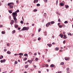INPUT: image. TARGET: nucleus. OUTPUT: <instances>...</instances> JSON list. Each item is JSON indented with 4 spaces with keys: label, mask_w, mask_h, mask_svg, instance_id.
I'll return each instance as SVG.
<instances>
[{
    "label": "nucleus",
    "mask_w": 73,
    "mask_h": 73,
    "mask_svg": "<svg viewBox=\"0 0 73 73\" xmlns=\"http://www.w3.org/2000/svg\"><path fill=\"white\" fill-rule=\"evenodd\" d=\"M11 4H12V5H14V3L13 2L10 3Z\"/></svg>",
    "instance_id": "nucleus-44"
},
{
    "label": "nucleus",
    "mask_w": 73,
    "mask_h": 73,
    "mask_svg": "<svg viewBox=\"0 0 73 73\" xmlns=\"http://www.w3.org/2000/svg\"><path fill=\"white\" fill-rule=\"evenodd\" d=\"M35 60L36 61H38V58H35Z\"/></svg>",
    "instance_id": "nucleus-38"
},
{
    "label": "nucleus",
    "mask_w": 73,
    "mask_h": 73,
    "mask_svg": "<svg viewBox=\"0 0 73 73\" xmlns=\"http://www.w3.org/2000/svg\"><path fill=\"white\" fill-rule=\"evenodd\" d=\"M38 54L39 55H40V52H38Z\"/></svg>",
    "instance_id": "nucleus-58"
},
{
    "label": "nucleus",
    "mask_w": 73,
    "mask_h": 73,
    "mask_svg": "<svg viewBox=\"0 0 73 73\" xmlns=\"http://www.w3.org/2000/svg\"><path fill=\"white\" fill-rule=\"evenodd\" d=\"M3 58V56L2 55H1L0 57V59H2V58Z\"/></svg>",
    "instance_id": "nucleus-27"
},
{
    "label": "nucleus",
    "mask_w": 73,
    "mask_h": 73,
    "mask_svg": "<svg viewBox=\"0 0 73 73\" xmlns=\"http://www.w3.org/2000/svg\"><path fill=\"white\" fill-rule=\"evenodd\" d=\"M31 60V62H32V61H33V59H32Z\"/></svg>",
    "instance_id": "nucleus-62"
},
{
    "label": "nucleus",
    "mask_w": 73,
    "mask_h": 73,
    "mask_svg": "<svg viewBox=\"0 0 73 73\" xmlns=\"http://www.w3.org/2000/svg\"><path fill=\"white\" fill-rule=\"evenodd\" d=\"M65 7L66 8H69V6L68 5H65Z\"/></svg>",
    "instance_id": "nucleus-19"
},
{
    "label": "nucleus",
    "mask_w": 73,
    "mask_h": 73,
    "mask_svg": "<svg viewBox=\"0 0 73 73\" xmlns=\"http://www.w3.org/2000/svg\"><path fill=\"white\" fill-rule=\"evenodd\" d=\"M66 70L67 71H69V68L68 67L67 68H66Z\"/></svg>",
    "instance_id": "nucleus-35"
},
{
    "label": "nucleus",
    "mask_w": 73,
    "mask_h": 73,
    "mask_svg": "<svg viewBox=\"0 0 73 73\" xmlns=\"http://www.w3.org/2000/svg\"><path fill=\"white\" fill-rule=\"evenodd\" d=\"M41 38H38V41H40V40H41Z\"/></svg>",
    "instance_id": "nucleus-46"
},
{
    "label": "nucleus",
    "mask_w": 73,
    "mask_h": 73,
    "mask_svg": "<svg viewBox=\"0 0 73 73\" xmlns=\"http://www.w3.org/2000/svg\"><path fill=\"white\" fill-rule=\"evenodd\" d=\"M60 6H61L62 7L63 6H64V4L62 3H60Z\"/></svg>",
    "instance_id": "nucleus-9"
},
{
    "label": "nucleus",
    "mask_w": 73,
    "mask_h": 73,
    "mask_svg": "<svg viewBox=\"0 0 73 73\" xmlns=\"http://www.w3.org/2000/svg\"><path fill=\"white\" fill-rule=\"evenodd\" d=\"M13 19L15 21V24H17V19H16V17H13Z\"/></svg>",
    "instance_id": "nucleus-3"
},
{
    "label": "nucleus",
    "mask_w": 73,
    "mask_h": 73,
    "mask_svg": "<svg viewBox=\"0 0 73 73\" xmlns=\"http://www.w3.org/2000/svg\"><path fill=\"white\" fill-rule=\"evenodd\" d=\"M5 32L4 31H3L1 32L2 34H5Z\"/></svg>",
    "instance_id": "nucleus-28"
},
{
    "label": "nucleus",
    "mask_w": 73,
    "mask_h": 73,
    "mask_svg": "<svg viewBox=\"0 0 73 73\" xmlns=\"http://www.w3.org/2000/svg\"><path fill=\"white\" fill-rule=\"evenodd\" d=\"M5 61H6V60H5V59H4L3 60H1V63H3V62H5Z\"/></svg>",
    "instance_id": "nucleus-4"
},
{
    "label": "nucleus",
    "mask_w": 73,
    "mask_h": 73,
    "mask_svg": "<svg viewBox=\"0 0 73 73\" xmlns=\"http://www.w3.org/2000/svg\"><path fill=\"white\" fill-rule=\"evenodd\" d=\"M16 32V31H15V30H14L13 31V33H15V32Z\"/></svg>",
    "instance_id": "nucleus-41"
},
{
    "label": "nucleus",
    "mask_w": 73,
    "mask_h": 73,
    "mask_svg": "<svg viewBox=\"0 0 73 73\" xmlns=\"http://www.w3.org/2000/svg\"><path fill=\"white\" fill-rule=\"evenodd\" d=\"M64 37H63V38L65 39L67 38V36H66V35H64Z\"/></svg>",
    "instance_id": "nucleus-10"
},
{
    "label": "nucleus",
    "mask_w": 73,
    "mask_h": 73,
    "mask_svg": "<svg viewBox=\"0 0 73 73\" xmlns=\"http://www.w3.org/2000/svg\"><path fill=\"white\" fill-rule=\"evenodd\" d=\"M59 49V48H58V47H56L55 48V50H58Z\"/></svg>",
    "instance_id": "nucleus-25"
},
{
    "label": "nucleus",
    "mask_w": 73,
    "mask_h": 73,
    "mask_svg": "<svg viewBox=\"0 0 73 73\" xmlns=\"http://www.w3.org/2000/svg\"><path fill=\"white\" fill-rule=\"evenodd\" d=\"M58 0H56V5H57V4H58Z\"/></svg>",
    "instance_id": "nucleus-42"
},
{
    "label": "nucleus",
    "mask_w": 73,
    "mask_h": 73,
    "mask_svg": "<svg viewBox=\"0 0 73 73\" xmlns=\"http://www.w3.org/2000/svg\"><path fill=\"white\" fill-rule=\"evenodd\" d=\"M28 62H29L30 64H32V62L31 61V60H28Z\"/></svg>",
    "instance_id": "nucleus-13"
},
{
    "label": "nucleus",
    "mask_w": 73,
    "mask_h": 73,
    "mask_svg": "<svg viewBox=\"0 0 73 73\" xmlns=\"http://www.w3.org/2000/svg\"><path fill=\"white\" fill-rule=\"evenodd\" d=\"M63 35H65V32H63Z\"/></svg>",
    "instance_id": "nucleus-59"
},
{
    "label": "nucleus",
    "mask_w": 73,
    "mask_h": 73,
    "mask_svg": "<svg viewBox=\"0 0 73 73\" xmlns=\"http://www.w3.org/2000/svg\"><path fill=\"white\" fill-rule=\"evenodd\" d=\"M59 52H63V51L62 50H60Z\"/></svg>",
    "instance_id": "nucleus-50"
},
{
    "label": "nucleus",
    "mask_w": 73,
    "mask_h": 73,
    "mask_svg": "<svg viewBox=\"0 0 73 73\" xmlns=\"http://www.w3.org/2000/svg\"><path fill=\"white\" fill-rule=\"evenodd\" d=\"M4 50V52H6L7 50V49H5Z\"/></svg>",
    "instance_id": "nucleus-43"
},
{
    "label": "nucleus",
    "mask_w": 73,
    "mask_h": 73,
    "mask_svg": "<svg viewBox=\"0 0 73 73\" xmlns=\"http://www.w3.org/2000/svg\"><path fill=\"white\" fill-rule=\"evenodd\" d=\"M50 22L48 23H47L46 25V27H49V25H50Z\"/></svg>",
    "instance_id": "nucleus-6"
},
{
    "label": "nucleus",
    "mask_w": 73,
    "mask_h": 73,
    "mask_svg": "<svg viewBox=\"0 0 73 73\" xmlns=\"http://www.w3.org/2000/svg\"><path fill=\"white\" fill-rule=\"evenodd\" d=\"M58 21H59V22H60V18H59L58 19Z\"/></svg>",
    "instance_id": "nucleus-48"
},
{
    "label": "nucleus",
    "mask_w": 73,
    "mask_h": 73,
    "mask_svg": "<svg viewBox=\"0 0 73 73\" xmlns=\"http://www.w3.org/2000/svg\"><path fill=\"white\" fill-rule=\"evenodd\" d=\"M68 35L69 36H72V34H71V33H68Z\"/></svg>",
    "instance_id": "nucleus-26"
},
{
    "label": "nucleus",
    "mask_w": 73,
    "mask_h": 73,
    "mask_svg": "<svg viewBox=\"0 0 73 73\" xmlns=\"http://www.w3.org/2000/svg\"><path fill=\"white\" fill-rule=\"evenodd\" d=\"M21 28H20L18 27V29L19 30H20Z\"/></svg>",
    "instance_id": "nucleus-56"
},
{
    "label": "nucleus",
    "mask_w": 73,
    "mask_h": 73,
    "mask_svg": "<svg viewBox=\"0 0 73 73\" xmlns=\"http://www.w3.org/2000/svg\"><path fill=\"white\" fill-rule=\"evenodd\" d=\"M7 46H9V43H7Z\"/></svg>",
    "instance_id": "nucleus-61"
},
{
    "label": "nucleus",
    "mask_w": 73,
    "mask_h": 73,
    "mask_svg": "<svg viewBox=\"0 0 73 73\" xmlns=\"http://www.w3.org/2000/svg\"><path fill=\"white\" fill-rule=\"evenodd\" d=\"M61 65H64V62H62L60 63Z\"/></svg>",
    "instance_id": "nucleus-37"
},
{
    "label": "nucleus",
    "mask_w": 73,
    "mask_h": 73,
    "mask_svg": "<svg viewBox=\"0 0 73 73\" xmlns=\"http://www.w3.org/2000/svg\"><path fill=\"white\" fill-rule=\"evenodd\" d=\"M65 60H69V58L68 57H65Z\"/></svg>",
    "instance_id": "nucleus-7"
},
{
    "label": "nucleus",
    "mask_w": 73,
    "mask_h": 73,
    "mask_svg": "<svg viewBox=\"0 0 73 73\" xmlns=\"http://www.w3.org/2000/svg\"><path fill=\"white\" fill-rule=\"evenodd\" d=\"M20 23L21 24H23L24 23V22H23V21H21L20 22Z\"/></svg>",
    "instance_id": "nucleus-29"
},
{
    "label": "nucleus",
    "mask_w": 73,
    "mask_h": 73,
    "mask_svg": "<svg viewBox=\"0 0 73 73\" xmlns=\"http://www.w3.org/2000/svg\"><path fill=\"white\" fill-rule=\"evenodd\" d=\"M63 43L64 44H65V40H64L63 41Z\"/></svg>",
    "instance_id": "nucleus-52"
},
{
    "label": "nucleus",
    "mask_w": 73,
    "mask_h": 73,
    "mask_svg": "<svg viewBox=\"0 0 73 73\" xmlns=\"http://www.w3.org/2000/svg\"><path fill=\"white\" fill-rule=\"evenodd\" d=\"M47 45H48L49 47H51L52 46V45L51 44H47Z\"/></svg>",
    "instance_id": "nucleus-14"
},
{
    "label": "nucleus",
    "mask_w": 73,
    "mask_h": 73,
    "mask_svg": "<svg viewBox=\"0 0 73 73\" xmlns=\"http://www.w3.org/2000/svg\"><path fill=\"white\" fill-rule=\"evenodd\" d=\"M15 28H17L18 27V25H15Z\"/></svg>",
    "instance_id": "nucleus-15"
},
{
    "label": "nucleus",
    "mask_w": 73,
    "mask_h": 73,
    "mask_svg": "<svg viewBox=\"0 0 73 73\" xmlns=\"http://www.w3.org/2000/svg\"><path fill=\"white\" fill-rule=\"evenodd\" d=\"M18 62H17V61H15V64H17Z\"/></svg>",
    "instance_id": "nucleus-51"
},
{
    "label": "nucleus",
    "mask_w": 73,
    "mask_h": 73,
    "mask_svg": "<svg viewBox=\"0 0 73 73\" xmlns=\"http://www.w3.org/2000/svg\"><path fill=\"white\" fill-rule=\"evenodd\" d=\"M16 13H17V12H19V10H17V11H15Z\"/></svg>",
    "instance_id": "nucleus-36"
},
{
    "label": "nucleus",
    "mask_w": 73,
    "mask_h": 73,
    "mask_svg": "<svg viewBox=\"0 0 73 73\" xmlns=\"http://www.w3.org/2000/svg\"><path fill=\"white\" fill-rule=\"evenodd\" d=\"M27 60V58H25L24 59V61H26V60Z\"/></svg>",
    "instance_id": "nucleus-31"
},
{
    "label": "nucleus",
    "mask_w": 73,
    "mask_h": 73,
    "mask_svg": "<svg viewBox=\"0 0 73 73\" xmlns=\"http://www.w3.org/2000/svg\"><path fill=\"white\" fill-rule=\"evenodd\" d=\"M58 27L60 28H61L62 27V25H58Z\"/></svg>",
    "instance_id": "nucleus-23"
},
{
    "label": "nucleus",
    "mask_w": 73,
    "mask_h": 73,
    "mask_svg": "<svg viewBox=\"0 0 73 73\" xmlns=\"http://www.w3.org/2000/svg\"><path fill=\"white\" fill-rule=\"evenodd\" d=\"M12 15H13V17H16V16H17V14L16 13L13 12L12 13Z\"/></svg>",
    "instance_id": "nucleus-2"
},
{
    "label": "nucleus",
    "mask_w": 73,
    "mask_h": 73,
    "mask_svg": "<svg viewBox=\"0 0 73 73\" xmlns=\"http://www.w3.org/2000/svg\"><path fill=\"white\" fill-rule=\"evenodd\" d=\"M58 73H61V71H59Z\"/></svg>",
    "instance_id": "nucleus-64"
},
{
    "label": "nucleus",
    "mask_w": 73,
    "mask_h": 73,
    "mask_svg": "<svg viewBox=\"0 0 73 73\" xmlns=\"http://www.w3.org/2000/svg\"><path fill=\"white\" fill-rule=\"evenodd\" d=\"M24 56H26V57H28V54H25L24 55Z\"/></svg>",
    "instance_id": "nucleus-21"
},
{
    "label": "nucleus",
    "mask_w": 73,
    "mask_h": 73,
    "mask_svg": "<svg viewBox=\"0 0 73 73\" xmlns=\"http://www.w3.org/2000/svg\"><path fill=\"white\" fill-rule=\"evenodd\" d=\"M18 55H20V56H23V54L22 53H20L18 54Z\"/></svg>",
    "instance_id": "nucleus-18"
},
{
    "label": "nucleus",
    "mask_w": 73,
    "mask_h": 73,
    "mask_svg": "<svg viewBox=\"0 0 73 73\" xmlns=\"http://www.w3.org/2000/svg\"><path fill=\"white\" fill-rule=\"evenodd\" d=\"M41 28H40L38 29V32H40V31H41Z\"/></svg>",
    "instance_id": "nucleus-32"
},
{
    "label": "nucleus",
    "mask_w": 73,
    "mask_h": 73,
    "mask_svg": "<svg viewBox=\"0 0 73 73\" xmlns=\"http://www.w3.org/2000/svg\"><path fill=\"white\" fill-rule=\"evenodd\" d=\"M36 6L37 7H38V6H40V4H39V3L37 4L36 5Z\"/></svg>",
    "instance_id": "nucleus-30"
},
{
    "label": "nucleus",
    "mask_w": 73,
    "mask_h": 73,
    "mask_svg": "<svg viewBox=\"0 0 73 73\" xmlns=\"http://www.w3.org/2000/svg\"><path fill=\"white\" fill-rule=\"evenodd\" d=\"M55 22L54 21H52L50 22V23L51 24H54Z\"/></svg>",
    "instance_id": "nucleus-16"
},
{
    "label": "nucleus",
    "mask_w": 73,
    "mask_h": 73,
    "mask_svg": "<svg viewBox=\"0 0 73 73\" xmlns=\"http://www.w3.org/2000/svg\"><path fill=\"white\" fill-rule=\"evenodd\" d=\"M52 44L53 45H54V44H55V43H54V42H53V43H52Z\"/></svg>",
    "instance_id": "nucleus-60"
},
{
    "label": "nucleus",
    "mask_w": 73,
    "mask_h": 73,
    "mask_svg": "<svg viewBox=\"0 0 73 73\" xmlns=\"http://www.w3.org/2000/svg\"><path fill=\"white\" fill-rule=\"evenodd\" d=\"M14 22H15V21H14V20H11V21L10 24L11 25H12L13 24V23H14Z\"/></svg>",
    "instance_id": "nucleus-5"
},
{
    "label": "nucleus",
    "mask_w": 73,
    "mask_h": 73,
    "mask_svg": "<svg viewBox=\"0 0 73 73\" xmlns=\"http://www.w3.org/2000/svg\"><path fill=\"white\" fill-rule=\"evenodd\" d=\"M50 67H54V64H51L50 66Z\"/></svg>",
    "instance_id": "nucleus-20"
},
{
    "label": "nucleus",
    "mask_w": 73,
    "mask_h": 73,
    "mask_svg": "<svg viewBox=\"0 0 73 73\" xmlns=\"http://www.w3.org/2000/svg\"><path fill=\"white\" fill-rule=\"evenodd\" d=\"M44 36H46L47 35H46V31H44Z\"/></svg>",
    "instance_id": "nucleus-17"
},
{
    "label": "nucleus",
    "mask_w": 73,
    "mask_h": 73,
    "mask_svg": "<svg viewBox=\"0 0 73 73\" xmlns=\"http://www.w3.org/2000/svg\"><path fill=\"white\" fill-rule=\"evenodd\" d=\"M44 2H45V3H47L48 0H44Z\"/></svg>",
    "instance_id": "nucleus-39"
},
{
    "label": "nucleus",
    "mask_w": 73,
    "mask_h": 73,
    "mask_svg": "<svg viewBox=\"0 0 73 73\" xmlns=\"http://www.w3.org/2000/svg\"><path fill=\"white\" fill-rule=\"evenodd\" d=\"M38 0H35L34 1V3H36H36H38Z\"/></svg>",
    "instance_id": "nucleus-11"
},
{
    "label": "nucleus",
    "mask_w": 73,
    "mask_h": 73,
    "mask_svg": "<svg viewBox=\"0 0 73 73\" xmlns=\"http://www.w3.org/2000/svg\"><path fill=\"white\" fill-rule=\"evenodd\" d=\"M17 55H19V54H14V56H17Z\"/></svg>",
    "instance_id": "nucleus-54"
},
{
    "label": "nucleus",
    "mask_w": 73,
    "mask_h": 73,
    "mask_svg": "<svg viewBox=\"0 0 73 73\" xmlns=\"http://www.w3.org/2000/svg\"><path fill=\"white\" fill-rule=\"evenodd\" d=\"M29 29V27H24L21 31H28Z\"/></svg>",
    "instance_id": "nucleus-1"
},
{
    "label": "nucleus",
    "mask_w": 73,
    "mask_h": 73,
    "mask_svg": "<svg viewBox=\"0 0 73 73\" xmlns=\"http://www.w3.org/2000/svg\"><path fill=\"white\" fill-rule=\"evenodd\" d=\"M34 12H37V10L36 9H35L34 10Z\"/></svg>",
    "instance_id": "nucleus-40"
},
{
    "label": "nucleus",
    "mask_w": 73,
    "mask_h": 73,
    "mask_svg": "<svg viewBox=\"0 0 73 73\" xmlns=\"http://www.w3.org/2000/svg\"><path fill=\"white\" fill-rule=\"evenodd\" d=\"M11 3H8V4H7V5H8V6H9V5H11Z\"/></svg>",
    "instance_id": "nucleus-47"
},
{
    "label": "nucleus",
    "mask_w": 73,
    "mask_h": 73,
    "mask_svg": "<svg viewBox=\"0 0 73 73\" xmlns=\"http://www.w3.org/2000/svg\"><path fill=\"white\" fill-rule=\"evenodd\" d=\"M60 35L61 36V38H62L64 36V35L62 34H60Z\"/></svg>",
    "instance_id": "nucleus-12"
},
{
    "label": "nucleus",
    "mask_w": 73,
    "mask_h": 73,
    "mask_svg": "<svg viewBox=\"0 0 73 73\" xmlns=\"http://www.w3.org/2000/svg\"><path fill=\"white\" fill-rule=\"evenodd\" d=\"M38 73H41V71H38Z\"/></svg>",
    "instance_id": "nucleus-63"
},
{
    "label": "nucleus",
    "mask_w": 73,
    "mask_h": 73,
    "mask_svg": "<svg viewBox=\"0 0 73 73\" xmlns=\"http://www.w3.org/2000/svg\"><path fill=\"white\" fill-rule=\"evenodd\" d=\"M28 65H27L25 66V68H27L28 67Z\"/></svg>",
    "instance_id": "nucleus-24"
},
{
    "label": "nucleus",
    "mask_w": 73,
    "mask_h": 73,
    "mask_svg": "<svg viewBox=\"0 0 73 73\" xmlns=\"http://www.w3.org/2000/svg\"><path fill=\"white\" fill-rule=\"evenodd\" d=\"M8 11L9 13H12V12L10 10H9Z\"/></svg>",
    "instance_id": "nucleus-33"
},
{
    "label": "nucleus",
    "mask_w": 73,
    "mask_h": 73,
    "mask_svg": "<svg viewBox=\"0 0 73 73\" xmlns=\"http://www.w3.org/2000/svg\"><path fill=\"white\" fill-rule=\"evenodd\" d=\"M10 9H12L13 8V5H10Z\"/></svg>",
    "instance_id": "nucleus-8"
},
{
    "label": "nucleus",
    "mask_w": 73,
    "mask_h": 73,
    "mask_svg": "<svg viewBox=\"0 0 73 73\" xmlns=\"http://www.w3.org/2000/svg\"><path fill=\"white\" fill-rule=\"evenodd\" d=\"M7 54H11V52H10V51H8L7 52Z\"/></svg>",
    "instance_id": "nucleus-22"
},
{
    "label": "nucleus",
    "mask_w": 73,
    "mask_h": 73,
    "mask_svg": "<svg viewBox=\"0 0 73 73\" xmlns=\"http://www.w3.org/2000/svg\"><path fill=\"white\" fill-rule=\"evenodd\" d=\"M3 25H0V27L1 28H2V27H3Z\"/></svg>",
    "instance_id": "nucleus-49"
},
{
    "label": "nucleus",
    "mask_w": 73,
    "mask_h": 73,
    "mask_svg": "<svg viewBox=\"0 0 73 73\" xmlns=\"http://www.w3.org/2000/svg\"><path fill=\"white\" fill-rule=\"evenodd\" d=\"M46 67H48V66H49V65H48V64H46Z\"/></svg>",
    "instance_id": "nucleus-45"
},
{
    "label": "nucleus",
    "mask_w": 73,
    "mask_h": 73,
    "mask_svg": "<svg viewBox=\"0 0 73 73\" xmlns=\"http://www.w3.org/2000/svg\"><path fill=\"white\" fill-rule=\"evenodd\" d=\"M29 53L30 54H32V53H31V52H29Z\"/></svg>",
    "instance_id": "nucleus-55"
},
{
    "label": "nucleus",
    "mask_w": 73,
    "mask_h": 73,
    "mask_svg": "<svg viewBox=\"0 0 73 73\" xmlns=\"http://www.w3.org/2000/svg\"><path fill=\"white\" fill-rule=\"evenodd\" d=\"M34 67L35 68H36V66L35 65H34Z\"/></svg>",
    "instance_id": "nucleus-57"
},
{
    "label": "nucleus",
    "mask_w": 73,
    "mask_h": 73,
    "mask_svg": "<svg viewBox=\"0 0 73 73\" xmlns=\"http://www.w3.org/2000/svg\"><path fill=\"white\" fill-rule=\"evenodd\" d=\"M50 59H48V62H50Z\"/></svg>",
    "instance_id": "nucleus-53"
},
{
    "label": "nucleus",
    "mask_w": 73,
    "mask_h": 73,
    "mask_svg": "<svg viewBox=\"0 0 73 73\" xmlns=\"http://www.w3.org/2000/svg\"><path fill=\"white\" fill-rule=\"evenodd\" d=\"M64 24H66V23H68V22L67 21H65L64 22Z\"/></svg>",
    "instance_id": "nucleus-34"
}]
</instances>
